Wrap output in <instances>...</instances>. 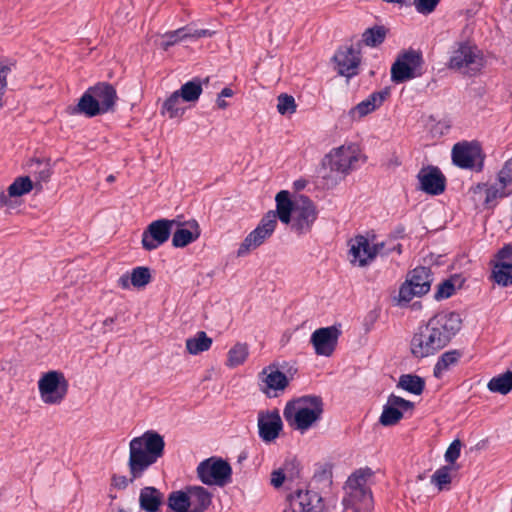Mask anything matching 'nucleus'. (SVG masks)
Instances as JSON below:
<instances>
[{
  "mask_svg": "<svg viewBox=\"0 0 512 512\" xmlns=\"http://www.w3.org/2000/svg\"><path fill=\"white\" fill-rule=\"evenodd\" d=\"M293 512H323L324 504L321 495L317 492L301 489L287 496Z\"/></svg>",
  "mask_w": 512,
  "mask_h": 512,
  "instance_id": "19",
  "label": "nucleus"
},
{
  "mask_svg": "<svg viewBox=\"0 0 512 512\" xmlns=\"http://www.w3.org/2000/svg\"><path fill=\"white\" fill-rule=\"evenodd\" d=\"M31 171L35 176L36 183L34 184V187L37 191H41L43 189L42 182L46 183L50 180V177L52 175V168L49 160H40L35 159L32 160L31 164Z\"/></svg>",
  "mask_w": 512,
  "mask_h": 512,
  "instance_id": "32",
  "label": "nucleus"
},
{
  "mask_svg": "<svg viewBox=\"0 0 512 512\" xmlns=\"http://www.w3.org/2000/svg\"><path fill=\"white\" fill-rule=\"evenodd\" d=\"M451 470L452 468L449 465H444L440 467L431 476V483L434 484L440 491L447 489V486L452 481V477L450 474Z\"/></svg>",
  "mask_w": 512,
  "mask_h": 512,
  "instance_id": "44",
  "label": "nucleus"
},
{
  "mask_svg": "<svg viewBox=\"0 0 512 512\" xmlns=\"http://www.w3.org/2000/svg\"><path fill=\"white\" fill-rule=\"evenodd\" d=\"M324 412L321 396L304 395L286 403L283 415L290 427L304 432L318 422Z\"/></svg>",
  "mask_w": 512,
  "mask_h": 512,
  "instance_id": "3",
  "label": "nucleus"
},
{
  "mask_svg": "<svg viewBox=\"0 0 512 512\" xmlns=\"http://www.w3.org/2000/svg\"><path fill=\"white\" fill-rule=\"evenodd\" d=\"M389 95L390 89L388 87H385L380 91L373 92L368 96L367 99L361 101L356 106L351 108L349 111V116L353 120L361 119L362 117L379 108Z\"/></svg>",
  "mask_w": 512,
  "mask_h": 512,
  "instance_id": "22",
  "label": "nucleus"
},
{
  "mask_svg": "<svg viewBox=\"0 0 512 512\" xmlns=\"http://www.w3.org/2000/svg\"><path fill=\"white\" fill-rule=\"evenodd\" d=\"M106 180H107V182H113L115 180V176L109 175Z\"/></svg>",
  "mask_w": 512,
  "mask_h": 512,
  "instance_id": "64",
  "label": "nucleus"
},
{
  "mask_svg": "<svg viewBox=\"0 0 512 512\" xmlns=\"http://www.w3.org/2000/svg\"><path fill=\"white\" fill-rule=\"evenodd\" d=\"M281 469L290 480L298 478L300 475V464L295 458L286 459Z\"/></svg>",
  "mask_w": 512,
  "mask_h": 512,
  "instance_id": "48",
  "label": "nucleus"
},
{
  "mask_svg": "<svg viewBox=\"0 0 512 512\" xmlns=\"http://www.w3.org/2000/svg\"><path fill=\"white\" fill-rule=\"evenodd\" d=\"M314 477L320 481L330 480L332 478L331 467L328 465H325L324 467L321 468V470H319L315 473Z\"/></svg>",
  "mask_w": 512,
  "mask_h": 512,
  "instance_id": "55",
  "label": "nucleus"
},
{
  "mask_svg": "<svg viewBox=\"0 0 512 512\" xmlns=\"http://www.w3.org/2000/svg\"><path fill=\"white\" fill-rule=\"evenodd\" d=\"M167 505L168 508L174 512H191L192 502L188 490L172 491L168 495Z\"/></svg>",
  "mask_w": 512,
  "mask_h": 512,
  "instance_id": "33",
  "label": "nucleus"
},
{
  "mask_svg": "<svg viewBox=\"0 0 512 512\" xmlns=\"http://www.w3.org/2000/svg\"><path fill=\"white\" fill-rule=\"evenodd\" d=\"M286 474L284 473V470H282L281 468L277 469V470H274L272 473H271V484L275 487V488H279L283 485L285 479H286Z\"/></svg>",
  "mask_w": 512,
  "mask_h": 512,
  "instance_id": "54",
  "label": "nucleus"
},
{
  "mask_svg": "<svg viewBox=\"0 0 512 512\" xmlns=\"http://www.w3.org/2000/svg\"><path fill=\"white\" fill-rule=\"evenodd\" d=\"M354 489L355 496H360L361 500L366 504L372 503V492L366 487V485H361L360 487H352Z\"/></svg>",
  "mask_w": 512,
  "mask_h": 512,
  "instance_id": "51",
  "label": "nucleus"
},
{
  "mask_svg": "<svg viewBox=\"0 0 512 512\" xmlns=\"http://www.w3.org/2000/svg\"><path fill=\"white\" fill-rule=\"evenodd\" d=\"M386 244L384 242L370 245L369 240L363 235H357L350 240L349 254L353 257L351 263L358 262L359 266H366L378 254L382 253V249Z\"/></svg>",
  "mask_w": 512,
  "mask_h": 512,
  "instance_id": "15",
  "label": "nucleus"
},
{
  "mask_svg": "<svg viewBox=\"0 0 512 512\" xmlns=\"http://www.w3.org/2000/svg\"><path fill=\"white\" fill-rule=\"evenodd\" d=\"M216 103L220 109H225L228 107V103L223 99V97H220L219 95L217 97Z\"/></svg>",
  "mask_w": 512,
  "mask_h": 512,
  "instance_id": "61",
  "label": "nucleus"
},
{
  "mask_svg": "<svg viewBox=\"0 0 512 512\" xmlns=\"http://www.w3.org/2000/svg\"><path fill=\"white\" fill-rule=\"evenodd\" d=\"M417 179L420 183L419 189L426 194L437 196L446 189V177L437 166L422 167L417 174Z\"/></svg>",
  "mask_w": 512,
  "mask_h": 512,
  "instance_id": "16",
  "label": "nucleus"
},
{
  "mask_svg": "<svg viewBox=\"0 0 512 512\" xmlns=\"http://www.w3.org/2000/svg\"><path fill=\"white\" fill-rule=\"evenodd\" d=\"M316 219L317 210L313 201L308 196L300 195L293 213L291 228L298 234L306 233L311 230Z\"/></svg>",
  "mask_w": 512,
  "mask_h": 512,
  "instance_id": "14",
  "label": "nucleus"
},
{
  "mask_svg": "<svg viewBox=\"0 0 512 512\" xmlns=\"http://www.w3.org/2000/svg\"><path fill=\"white\" fill-rule=\"evenodd\" d=\"M397 387L409 393L421 395L425 389V380L415 374H402L399 377Z\"/></svg>",
  "mask_w": 512,
  "mask_h": 512,
  "instance_id": "35",
  "label": "nucleus"
},
{
  "mask_svg": "<svg viewBox=\"0 0 512 512\" xmlns=\"http://www.w3.org/2000/svg\"><path fill=\"white\" fill-rule=\"evenodd\" d=\"M389 30L383 25H374L367 28L362 34V42L369 47H377L381 45L388 34Z\"/></svg>",
  "mask_w": 512,
  "mask_h": 512,
  "instance_id": "37",
  "label": "nucleus"
},
{
  "mask_svg": "<svg viewBox=\"0 0 512 512\" xmlns=\"http://www.w3.org/2000/svg\"><path fill=\"white\" fill-rule=\"evenodd\" d=\"M337 65L338 74L346 78H352L358 74L361 62L360 51L353 46L338 49L333 57Z\"/></svg>",
  "mask_w": 512,
  "mask_h": 512,
  "instance_id": "21",
  "label": "nucleus"
},
{
  "mask_svg": "<svg viewBox=\"0 0 512 512\" xmlns=\"http://www.w3.org/2000/svg\"><path fill=\"white\" fill-rule=\"evenodd\" d=\"M276 201V219L284 224H289L292 221V214L295 211L297 205V199L292 201L290 198V194L286 190H282L277 193L275 197Z\"/></svg>",
  "mask_w": 512,
  "mask_h": 512,
  "instance_id": "28",
  "label": "nucleus"
},
{
  "mask_svg": "<svg viewBox=\"0 0 512 512\" xmlns=\"http://www.w3.org/2000/svg\"><path fill=\"white\" fill-rule=\"evenodd\" d=\"M262 374L266 375V377L263 379L265 387L262 388V392L265 393L268 397L277 396L276 393L272 395L270 390L283 391L289 385V379L286 374L278 369L274 370L269 366L263 369Z\"/></svg>",
  "mask_w": 512,
  "mask_h": 512,
  "instance_id": "25",
  "label": "nucleus"
},
{
  "mask_svg": "<svg viewBox=\"0 0 512 512\" xmlns=\"http://www.w3.org/2000/svg\"><path fill=\"white\" fill-rule=\"evenodd\" d=\"M218 95L220 97H232L234 95V91L229 87H225Z\"/></svg>",
  "mask_w": 512,
  "mask_h": 512,
  "instance_id": "59",
  "label": "nucleus"
},
{
  "mask_svg": "<svg viewBox=\"0 0 512 512\" xmlns=\"http://www.w3.org/2000/svg\"><path fill=\"white\" fill-rule=\"evenodd\" d=\"M192 502L191 512H205L212 503V494L202 486H187Z\"/></svg>",
  "mask_w": 512,
  "mask_h": 512,
  "instance_id": "30",
  "label": "nucleus"
},
{
  "mask_svg": "<svg viewBox=\"0 0 512 512\" xmlns=\"http://www.w3.org/2000/svg\"><path fill=\"white\" fill-rule=\"evenodd\" d=\"M118 96L114 86L108 82H98L89 87L80 97L78 104L71 107L72 114H82L88 118L114 112Z\"/></svg>",
  "mask_w": 512,
  "mask_h": 512,
  "instance_id": "4",
  "label": "nucleus"
},
{
  "mask_svg": "<svg viewBox=\"0 0 512 512\" xmlns=\"http://www.w3.org/2000/svg\"><path fill=\"white\" fill-rule=\"evenodd\" d=\"M433 274L429 267L418 266L411 270L399 288L397 302L407 305L414 297H421L430 291Z\"/></svg>",
  "mask_w": 512,
  "mask_h": 512,
  "instance_id": "6",
  "label": "nucleus"
},
{
  "mask_svg": "<svg viewBox=\"0 0 512 512\" xmlns=\"http://www.w3.org/2000/svg\"><path fill=\"white\" fill-rule=\"evenodd\" d=\"M496 261L491 262L490 280L500 287H509L512 285V260L500 259L495 254Z\"/></svg>",
  "mask_w": 512,
  "mask_h": 512,
  "instance_id": "23",
  "label": "nucleus"
},
{
  "mask_svg": "<svg viewBox=\"0 0 512 512\" xmlns=\"http://www.w3.org/2000/svg\"><path fill=\"white\" fill-rule=\"evenodd\" d=\"M373 475V471L369 468H361L356 470L348 479L350 487H360L365 485L366 480Z\"/></svg>",
  "mask_w": 512,
  "mask_h": 512,
  "instance_id": "46",
  "label": "nucleus"
},
{
  "mask_svg": "<svg viewBox=\"0 0 512 512\" xmlns=\"http://www.w3.org/2000/svg\"><path fill=\"white\" fill-rule=\"evenodd\" d=\"M414 409V403L400 396L391 394L383 407L379 423L385 427L396 425L402 418L403 412Z\"/></svg>",
  "mask_w": 512,
  "mask_h": 512,
  "instance_id": "18",
  "label": "nucleus"
},
{
  "mask_svg": "<svg viewBox=\"0 0 512 512\" xmlns=\"http://www.w3.org/2000/svg\"><path fill=\"white\" fill-rule=\"evenodd\" d=\"M214 33V31H211L209 29H193L190 26H188L189 39L212 37Z\"/></svg>",
  "mask_w": 512,
  "mask_h": 512,
  "instance_id": "52",
  "label": "nucleus"
},
{
  "mask_svg": "<svg viewBox=\"0 0 512 512\" xmlns=\"http://www.w3.org/2000/svg\"><path fill=\"white\" fill-rule=\"evenodd\" d=\"M441 0H414L413 4L420 14L428 15L435 11Z\"/></svg>",
  "mask_w": 512,
  "mask_h": 512,
  "instance_id": "47",
  "label": "nucleus"
},
{
  "mask_svg": "<svg viewBox=\"0 0 512 512\" xmlns=\"http://www.w3.org/2000/svg\"><path fill=\"white\" fill-rule=\"evenodd\" d=\"M405 227L403 225H398L393 231V237L395 239L404 238L405 236Z\"/></svg>",
  "mask_w": 512,
  "mask_h": 512,
  "instance_id": "58",
  "label": "nucleus"
},
{
  "mask_svg": "<svg viewBox=\"0 0 512 512\" xmlns=\"http://www.w3.org/2000/svg\"><path fill=\"white\" fill-rule=\"evenodd\" d=\"M152 280L151 270L149 267L138 266L134 268L130 275L123 274L118 284L122 289H129L132 285L135 288H143L148 285Z\"/></svg>",
  "mask_w": 512,
  "mask_h": 512,
  "instance_id": "24",
  "label": "nucleus"
},
{
  "mask_svg": "<svg viewBox=\"0 0 512 512\" xmlns=\"http://www.w3.org/2000/svg\"><path fill=\"white\" fill-rule=\"evenodd\" d=\"M190 229L179 228L173 233L172 246L175 248H184L196 241L201 234L200 226L196 220L187 222Z\"/></svg>",
  "mask_w": 512,
  "mask_h": 512,
  "instance_id": "29",
  "label": "nucleus"
},
{
  "mask_svg": "<svg viewBox=\"0 0 512 512\" xmlns=\"http://www.w3.org/2000/svg\"><path fill=\"white\" fill-rule=\"evenodd\" d=\"M12 64H5L0 62V108L3 107V96L7 89V76L11 72Z\"/></svg>",
  "mask_w": 512,
  "mask_h": 512,
  "instance_id": "49",
  "label": "nucleus"
},
{
  "mask_svg": "<svg viewBox=\"0 0 512 512\" xmlns=\"http://www.w3.org/2000/svg\"><path fill=\"white\" fill-rule=\"evenodd\" d=\"M306 184H307L306 180L299 179L294 182V188L296 190H302L306 187Z\"/></svg>",
  "mask_w": 512,
  "mask_h": 512,
  "instance_id": "60",
  "label": "nucleus"
},
{
  "mask_svg": "<svg viewBox=\"0 0 512 512\" xmlns=\"http://www.w3.org/2000/svg\"><path fill=\"white\" fill-rule=\"evenodd\" d=\"M497 256L500 259L512 260V243L505 244L501 249L497 251Z\"/></svg>",
  "mask_w": 512,
  "mask_h": 512,
  "instance_id": "56",
  "label": "nucleus"
},
{
  "mask_svg": "<svg viewBox=\"0 0 512 512\" xmlns=\"http://www.w3.org/2000/svg\"><path fill=\"white\" fill-rule=\"evenodd\" d=\"M487 388L493 393L502 395L508 394L512 390V371L508 370L503 374L490 379Z\"/></svg>",
  "mask_w": 512,
  "mask_h": 512,
  "instance_id": "38",
  "label": "nucleus"
},
{
  "mask_svg": "<svg viewBox=\"0 0 512 512\" xmlns=\"http://www.w3.org/2000/svg\"><path fill=\"white\" fill-rule=\"evenodd\" d=\"M177 93L185 102H195L202 94V83L199 78H194L184 83Z\"/></svg>",
  "mask_w": 512,
  "mask_h": 512,
  "instance_id": "39",
  "label": "nucleus"
},
{
  "mask_svg": "<svg viewBox=\"0 0 512 512\" xmlns=\"http://www.w3.org/2000/svg\"><path fill=\"white\" fill-rule=\"evenodd\" d=\"M131 477L128 479L126 476L114 474L111 479V485L117 489H125L129 483H133Z\"/></svg>",
  "mask_w": 512,
  "mask_h": 512,
  "instance_id": "53",
  "label": "nucleus"
},
{
  "mask_svg": "<svg viewBox=\"0 0 512 512\" xmlns=\"http://www.w3.org/2000/svg\"><path fill=\"white\" fill-rule=\"evenodd\" d=\"M341 331L336 326L316 329L310 338V342L317 355L329 357L336 349Z\"/></svg>",
  "mask_w": 512,
  "mask_h": 512,
  "instance_id": "17",
  "label": "nucleus"
},
{
  "mask_svg": "<svg viewBox=\"0 0 512 512\" xmlns=\"http://www.w3.org/2000/svg\"><path fill=\"white\" fill-rule=\"evenodd\" d=\"M277 100V110L281 115L293 114L296 111L297 105L293 96L282 93Z\"/></svg>",
  "mask_w": 512,
  "mask_h": 512,
  "instance_id": "45",
  "label": "nucleus"
},
{
  "mask_svg": "<svg viewBox=\"0 0 512 512\" xmlns=\"http://www.w3.org/2000/svg\"><path fill=\"white\" fill-rule=\"evenodd\" d=\"M164 449V438L156 431L148 430L133 438L129 443L128 460L131 481L141 478L145 471L164 455Z\"/></svg>",
  "mask_w": 512,
  "mask_h": 512,
  "instance_id": "2",
  "label": "nucleus"
},
{
  "mask_svg": "<svg viewBox=\"0 0 512 512\" xmlns=\"http://www.w3.org/2000/svg\"><path fill=\"white\" fill-rule=\"evenodd\" d=\"M464 281L465 280L461 278V275L458 274H455L449 279L444 280L437 286L434 299L440 301L450 298L455 293L456 285H458V288H461Z\"/></svg>",
  "mask_w": 512,
  "mask_h": 512,
  "instance_id": "34",
  "label": "nucleus"
},
{
  "mask_svg": "<svg viewBox=\"0 0 512 512\" xmlns=\"http://www.w3.org/2000/svg\"><path fill=\"white\" fill-rule=\"evenodd\" d=\"M484 159L485 155L478 141L458 142L452 148V162L459 168L480 172L484 167Z\"/></svg>",
  "mask_w": 512,
  "mask_h": 512,
  "instance_id": "9",
  "label": "nucleus"
},
{
  "mask_svg": "<svg viewBox=\"0 0 512 512\" xmlns=\"http://www.w3.org/2000/svg\"><path fill=\"white\" fill-rule=\"evenodd\" d=\"M8 195H6L4 193V191H0V207H3L5 205H7L9 199H8Z\"/></svg>",
  "mask_w": 512,
  "mask_h": 512,
  "instance_id": "62",
  "label": "nucleus"
},
{
  "mask_svg": "<svg viewBox=\"0 0 512 512\" xmlns=\"http://www.w3.org/2000/svg\"><path fill=\"white\" fill-rule=\"evenodd\" d=\"M176 220L158 219L152 221L143 231L141 244L144 250L153 251L166 243L172 233Z\"/></svg>",
  "mask_w": 512,
  "mask_h": 512,
  "instance_id": "13",
  "label": "nucleus"
},
{
  "mask_svg": "<svg viewBox=\"0 0 512 512\" xmlns=\"http://www.w3.org/2000/svg\"><path fill=\"white\" fill-rule=\"evenodd\" d=\"M115 320H116V317H109V318H106V319L104 320V322H103V325H104L105 327L110 326V325H112V324L115 322Z\"/></svg>",
  "mask_w": 512,
  "mask_h": 512,
  "instance_id": "63",
  "label": "nucleus"
},
{
  "mask_svg": "<svg viewBox=\"0 0 512 512\" xmlns=\"http://www.w3.org/2000/svg\"><path fill=\"white\" fill-rule=\"evenodd\" d=\"M197 476L205 485L223 487L232 480V468L222 458L210 457L199 463Z\"/></svg>",
  "mask_w": 512,
  "mask_h": 512,
  "instance_id": "8",
  "label": "nucleus"
},
{
  "mask_svg": "<svg viewBox=\"0 0 512 512\" xmlns=\"http://www.w3.org/2000/svg\"><path fill=\"white\" fill-rule=\"evenodd\" d=\"M248 345L246 343L235 344L228 352L227 366L237 367L243 364L248 357Z\"/></svg>",
  "mask_w": 512,
  "mask_h": 512,
  "instance_id": "40",
  "label": "nucleus"
},
{
  "mask_svg": "<svg viewBox=\"0 0 512 512\" xmlns=\"http://www.w3.org/2000/svg\"><path fill=\"white\" fill-rule=\"evenodd\" d=\"M462 443L459 439H455L445 452V460L453 464L460 456Z\"/></svg>",
  "mask_w": 512,
  "mask_h": 512,
  "instance_id": "50",
  "label": "nucleus"
},
{
  "mask_svg": "<svg viewBox=\"0 0 512 512\" xmlns=\"http://www.w3.org/2000/svg\"><path fill=\"white\" fill-rule=\"evenodd\" d=\"M507 187H500L496 185H489L488 183H480L476 186L475 193H483V205L485 209H494L498 204V199L509 196L510 192L506 191Z\"/></svg>",
  "mask_w": 512,
  "mask_h": 512,
  "instance_id": "26",
  "label": "nucleus"
},
{
  "mask_svg": "<svg viewBox=\"0 0 512 512\" xmlns=\"http://www.w3.org/2000/svg\"><path fill=\"white\" fill-rule=\"evenodd\" d=\"M212 338L206 332L198 331L194 337L186 340V350L189 354L197 355L210 349Z\"/></svg>",
  "mask_w": 512,
  "mask_h": 512,
  "instance_id": "36",
  "label": "nucleus"
},
{
  "mask_svg": "<svg viewBox=\"0 0 512 512\" xmlns=\"http://www.w3.org/2000/svg\"><path fill=\"white\" fill-rule=\"evenodd\" d=\"M283 428V422L277 409L258 413L259 437L266 443L274 441Z\"/></svg>",
  "mask_w": 512,
  "mask_h": 512,
  "instance_id": "20",
  "label": "nucleus"
},
{
  "mask_svg": "<svg viewBox=\"0 0 512 512\" xmlns=\"http://www.w3.org/2000/svg\"><path fill=\"white\" fill-rule=\"evenodd\" d=\"M34 188V184L29 176H21L16 178L8 187L9 197H18L29 193Z\"/></svg>",
  "mask_w": 512,
  "mask_h": 512,
  "instance_id": "41",
  "label": "nucleus"
},
{
  "mask_svg": "<svg viewBox=\"0 0 512 512\" xmlns=\"http://www.w3.org/2000/svg\"><path fill=\"white\" fill-rule=\"evenodd\" d=\"M393 251H396L398 254H400L402 252V245L401 244H396L394 245L393 247L391 248H385L382 249V255H388L389 253L393 252Z\"/></svg>",
  "mask_w": 512,
  "mask_h": 512,
  "instance_id": "57",
  "label": "nucleus"
},
{
  "mask_svg": "<svg viewBox=\"0 0 512 512\" xmlns=\"http://www.w3.org/2000/svg\"><path fill=\"white\" fill-rule=\"evenodd\" d=\"M463 351L453 349L444 352L437 360L433 368L434 377L440 379L443 372L448 370L451 366L456 365L463 356Z\"/></svg>",
  "mask_w": 512,
  "mask_h": 512,
  "instance_id": "31",
  "label": "nucleus"
},
{
  "mask_svg": "<svg viewBox=\"0 0 512 512\" xmlns=\"http://www.w3.org/2000/svg\"><path fill=\"white\" fill-rule=\"evenodd\" d=\"M276 225V213L270 210L262 217L257 227L245 237L238 248L237 256H245L262 245L273 234Z\"/></svg>",
  "mask_w": 512,
  "mask_h": 512,
  "instance_id": "10",
  "label": "nucleus"
},
{
  "mask_svg": "<svg viewBox=\"0 0 512 512\" xmlns=\"http://www.w3.org/2000/svg\"><path fill=\"white\" fill-rule=\"evenodd\" d=\"M164 495L153 486H146L141 489L139 505L145 512H159L163 504Z\"/></svg>",
  "mask_w": 512,
  "mask_h": 512,
  "instance_id": "27",
  "label": "nucleus"
},
{
  "mask_svg": "<svg viewBox=\"0 0 512 512\" xmlns=\"http://www.w3.org/2000/svg\"><path fill=\"white\" fill-rule=\"evenodd\" d=\"M484 66V58L481 50L469 41L456 42L448 62L450 69H466V74L474 76Z\"/></svg>",
  "mask_w": 512,
  "mask_h": 512,
  "instance_id": "5",
  "label": "nucleus"
},
{
  "mask_svg": "<svg viewBox=\"0 0 512 512\" xmlns=\"http://www.w3.org/2000/svg\"><path fill=\"white\" fill-rule=\"evenodd\" d=\"M359 156L360 150L356 144L342 145L325 156L323 165L329 166L331 171L347 175L355 169Z\"/></svg>",
  "mask_w": 512,
  "mask_h": 512,
  "instance_id": "12",
  "label": "nucleus"
},
{
  "mask_svg": "<svg viewBox=\"0 0 512 512\" xmlns=\"http://www.w3.org/2000/svg\"><path fill=\"white\" fill-rule=\"evenodd\" d=\"M462 319L457 312H440L420 325L410 340V353L416 359L436 355L461 330Z\"/></svg>",
  "mask_w": 512,
  "mask_h": 512,
  "instance_id": "1",
  "label": "nucleus"
},
{
  "mask_svg": "<svg viewBox=\"0 0 512 512\" xmlns=\"http://www.w3.org/2000/svg\"><path fill=\"white\" fill-rule=\"evenodd\" d=\"M180 98L177 91L173 92L162 104L161 113H167L170 118L182 116L184 109L179 106Z\"/></svg>",
  "mask_w": 512,
  "mask_h": 512,
  "instance_id": "42",
  "label": "nucleus"
},
{
  "mask_svg": "<svg viewBox=\"0 0 512 512\" xmlns=\"http://www.w3.org/2000/svg\"><path fill=\"white\" fill-rule=\"evenodd\" d=\"M423 64L421 51L410 48L401 52L391 66V81L400 84L422 76Z\"/></svg>",
  "mask_w": 512,
  "mask_h": 512,
  "instance_id": "7",
  "label": "nucleus"
},
{
  "mask_svg": "<svg viewBox=\"0 0 512 512\" xmlns=\"http://www.w3.org/2000/svg\"><path fill=\"white\" fill-rule=\"evenodd\" d=\"M41 399L46 404H60L68 392V382L61 372L49 371L38 382Z\"/></svg>",
  "mask_w": 512,
  "mask_h": 512,
  "instance_id": "11",
  "label": "nucleus"
},
{
  "mask_svg": "<svg viewBox=\"0 0 512 512\" xmlns=\"http://www.w3.org/2000/svg\"><path fill=\"white\" fill-rule=\"evenodd\" d=\"M162 38L163 41L161 42V47L163 48V50L167 51L171 46L175 45L176 43L183 41L185 39H189L188 26L167 32L163 35Z\"/></svg>",
  "mask_w": 512,
  "mask_h": 512,
  "instance_id": "43",
  "label": "nucleus"
}]
</instances>
